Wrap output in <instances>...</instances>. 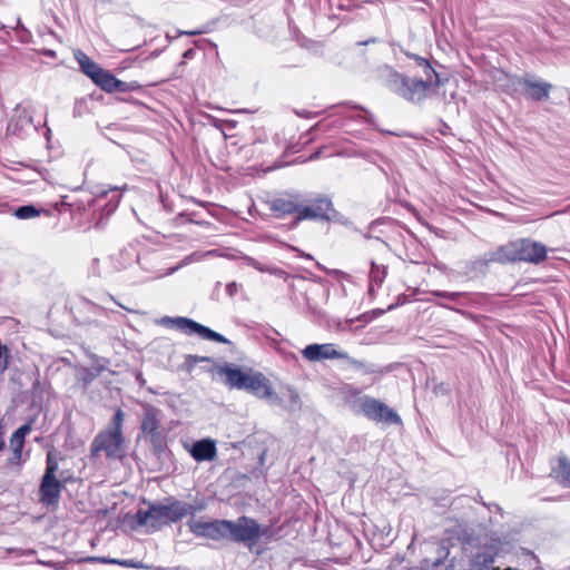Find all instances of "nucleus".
Returning <instances> with one entry per match:
<instances>
[{"mask_svg": "<svg viewBox=\"0 0 570 570\" xmlns=\"http://www.w3.org/2000/svg\"><path fill=\"white\" fill-rule=\"evenodd\" d=\"M117 304L119 305V307H122V309H126V306H122V304H119V303H117Z\"/></svg>", "mask_w": 570, "mask_h": 570, "instance_id": "obj_47", "label": "nucleus"}, {"mask_svg": "<svg viewBox=\"0 0 570 570\" xmlns=\"http://www.w3.org/2000/svg\"><path fill=\"white\" fill-rule=\"evenodd\" d=\"M247 262L252 267H254L255 269L263 272V273H269V274L278 276V277H283L286 274L283 269H281L278 267H274V266L264 265L263 263L258 262L255 258L249 257V258H247Z\"/></svg>", "mask_w": 570, "mask_h": 570, "instance_id": "obj_27", "label": "nucleus"}, {"mask_svg": "<svg viewBox=\"0 0 570 570\" xmlns=\"http://www.w3.org/2000/svg\"><path fill=\"white\" fill-rule=\"evenodd\" d=\"M208 360H209L208 357H202V356H197V355H188L187 356V361H190L194 364H196L198 362L208 361Z\"/></svg>", "mask_w": 570, "mask_h": 570, "instance_id": "obj_35", "label": "nucleus"}, {"mask_svg": "<svg viewBox=\"0 0 570 570\" xmlns=\"http://www.w3.org/2000/svg\"><path fill=\"white\" fill-rule=\"evenodd\" d=\"M40 212L32 205L21 206L16 209L14 215L19 219H29L38 216Z\"/></svg>", "mask_w": 570, "mask_h": 570, "instance_id": "obj_28", "label": "nucleus"}, {"mask_svg": "<svg viewBox=\"0 0 570 570\" xmlns=\"http://www.w3.org/2000/svg\"><path fill=\"white\" fill-rule=\"evenodd\" d=\"M116 564L126 567V568H135V569H142L145 566L140 561H136L132 559H126V560H119L116 562Z\"/></svg>", "mask_w": 570, "mask_h": 570, "instance_id": "obj_32", "label": "nucleus"}, {"mask_svg": "<svg viewBox=\"0 0 570 570\" xmlns=\"http://www.w3.org/2000/svg\"><path fill=\"white\" fill-rule=\"evenodd\" d=\"M234 287H235V284H229V285L227 286V289H228V292H229L230 294H233Z\"/></svg>", "mask_w": 570, "mask_h": 570, "instance_id": "obj_43", "label": "nucleus"}, {"mask_svg": "<svg viewBox=\"0 0 570 570\" xmlns=\"http://www.w3.org/2000/svg\"><path fill=\"white\" fill-rule=\"evenodd\" d=\"M386 266L377 265L374 262L371 263L370 281L381 286L386 277Z\"/></svg>", "mask_w": 570, "mask_h": 570, "instance_id": "obj_26", "label": "nucleus"}, {"mask_svg": "<svg viewBox=\"0 0 570 570\" xmlns=\"http://www.w3.org/2000/svg\"><path fill=\"white\" fill-rule=\"evenodd\" d=\"M4 448V440H3V428L0 423V451Z\"/></svg>", "mask_w": 570, "mask_h": 570, "instance_id": "obj_38", "label": "nucleus"}, {"mask_svg": "<svg viewBox=\"0 0 570 570\" xmlns=\"http://www.w3.org/2000/svg\"><path fill=\"white\" fill-rule=\"evenodd\" d=\"M110 191H112L114 194L107 205V208H108L107 214L112 213L118 207V204L120 202V194L118 193V188L117 187L111 188Z\"/></svg>", "mask_w": 570, "mask_h": 570, "instance_id": "obj_30", "label": "nucleus"}, {"mask_svg": "<svg viewBox=\"0 0 570 570\" xmlns=\"http://www.w3.org/2000/svg\"><path fill=\"white\" fill-rule=\"evenodd\" d=\"M179 33H180V35H189V36H193V35H199V33H202V31H180Z\"/></svg>", "mask_w": 570, "mask_h": 570, "instance_id": "obj_39", "label": "nucleus"}, {"mask_svg": "<svg viewBox=\"0 0 570 570\" xmlns=\"http://www.w3.org/2000/svg\"><path fill=\"white\" fill-rule=\"evenodd\" d=\"M1 366H2V368H7V366H8L7 355L4 356Z\"/></svg>", "mask_w": 570, "mask_h": 570, "instance_id": "obj_41", "label": "nucleus"}, {"mask_svg": "<svg viewBox=\"0 0 570 570\" xmlns=\"http://www.w3.org/2000/svg\"><path fill=\"white\" fill-rule=\"evenodd\" d=\"M58 470V463L52 459L51 454L47 455V466L43 476H56Z\"/></svg>", "mask_w": 570, "mask_h": 570, "instance_id": "obj_31", "label": "nucleus"}, {"mask_svg": "<svg viewBox=\"0 0 570 570\" xmlns=\"http://www.w3.org/2000/svg\"><path fill=\"white\" fill-rule=\"evenodd\" d=\"M124 412L117 409L108 429L100 431L90 444V455L97 458L101 452L108 459L121 456Z\"/></svg>", "mask_w": 570, "mask_h": 570, "instance_id": "obj_4", "label": "nucleus"}, {"mask_svg": "<svg viewBox=\"0 0 570 570\" xmlns=\"http://www.w3.org/2000/svg\"><path fill=\"white\" fill-rule=\"evenodd\" d=\"M118 258L121 259L118 264V267L126 268L134 262L138 261V254L134 247L124 248L119 252Z\"/></svg>", "mask_w": 570, "mask_h": 570, "instance_id": "obj_25", "label": "nucleus"}, {"mask_svg": "<svg viewBox=\"0 0 570 570\" xmlns=\"http://www.w3.org/2000/svg\"><path fill=\"white\" fill-rule=\"evenodd\" d=\"M548 249L540 243L529 238H519L497 248V259L501 264L525 262L540 264L547 258Z\"/></svg>", "mask_w": 570, "mask_h": 570, "instance_id": "obj_3", "label": "nucleus"}, {"mask_svg": "<svg viewBox=\"0 0 570 570\" xmlns=\"http://www.w3.org/2000/svg\"><path fill=\"white\" fill-rule=\"evenodd\" d=\"M304 358L311 362H318L322 360H350V356L344 351L335 348L334 344H309L303 351Z\"/></svg>", "mask_w": 570, "mask_h": 570, "instance_id": "obj_14", "label": "nucleus"}, {"mask_svg": "<svg viewBox=\"0 0 570 570\" xmlns=\"http://www.w3.org/2000/svg\"><path fill=\"white\" fill-rule=\"evenodd\" d=\"M268 528H262L259 523L249 517L242 515L235 521L227 520V541L243 543L247 548L255 546Z\"/></svg>", "mask_w": 570, "mask_h": 570, "instance_id": "obj_7", "label": "nucleus"}, {"mask_svg": "<svg viewBox=\"0 0 570 570\" xmlns=\"http://www.w3.org/2000/svg\"><path fill=\"white\" fill-rule=\"evenodd\" d=\"M350 106H351L352 108L363 110V111L365 112V115H364V117H363V118H364V120H365L368 125H371V126H376V124H375V118H374V116H373L370 111L365 110V109H364L363 107H361V106H356V105H353V106H352V105H350Z\"/></svg>", "mask_w": 570, "mask_h": 570, "instance_id": "obj_33", "label": "nucleus"}, {"mask_svg": "<svg viewBox=\"0 0 570 570\" xmlns=\"http://www.w3.org/2000/svg\"><path fill=\"white\" fill-rule=\"evenodd\" d=\"M160 422L158 420V410L149 406L145 409L144 417L141 421V431L146 434L150 442L157 444L160 442Z\"/></svg>", "mask_w": 570, "mask_h": 570, "instance_id": "obj_19", "label": "nucleus"}, {"mask_svg": "<svg viewBox=\"0 0 570 570\" xmlns=\"http://www.w3.org/2000/svg\"><path fill=\"white\" fill-rule=\"evenodd\" d=\"M389 86L397 96L411 102H420L435 95L449 81L442 73H390ZM448 76V73H443Z\"/></svg>", "mask_w": 570, "mask_h": 570, "instance_id": "obj_1", "label": "nucleus"}, {"mask_svg": "<svg viewBox=\"0 0 570 570\" xmlns=\"http://www.w3.org/2000/svg\"><path fill=\"white\" fill-rule=\"evenodd\" d=\"M434 296L444 298L449 302L456 303L463 305L462 299L469 298L470 294L465 292H446V291H433L431 293Z\"/></svg>", "mask_w": 570, "mask_h": 570, "instance_id": "obj_24", "label": "nucleus"}, {"mask_svg": "<svg viewBox=\"0 0 570 570\" xmlns=\"http://www.w3.org/2000/svg\"><path fill=\"white\" fill-rule=\"evenodd\" d=\"M497 249L485 253L482 257L465 263L464 275L472 279L484 276L490 263H500L497 259Z\"/></svg>", "mask_w": 570, "mask_h": 570, "instance_id": "obj_18", "label": "nucleus"}, {"mask_svg": "<svg viewBox=\"0 0 570 570\" xmlns=\"http://www.w3.org/2000/svg\"><path fill=\"white\" fill-rule=\"evenodd\" d=\"M63 485L56 476H42L40 484V502L47 507L57 505Z\"/></svg>", "mask_w": 570, "mask_h": 570, "instance_id": "obj_17", "label": "nucleus"}, {"mask_svg": "<svg viewBox=\"0 0 570 570\" xmlns=\"http://www.w3.org/2000/svg\"><path fill=\"white\" fill-rule=\"evenodd\" d=\"M380 131H381V132H383V134L394 135V136H397V137H404V136H406L404 132H394V131L383 130V129H380Z\"/></svg>", "mask_w": 570, "mask_h": 570, "instance_id": "obj_37", "label": "nucleus"}, {"mask_svg": "<svg viewBox=\"0 0 570 570\" xmlns=\"http://www.w3.org/2000/svg\"><path fill=\"white\" fill-rule=\"evenodd\" d=\"M244 391L261 400H268L274 403L279 401L271 381L262 372L254 371L253 368L249 370Z\"/></svg>", "mask_w": 570, "mask_h": 570, "instance_id": "obj_11", "label": "nucleus"}, {"mask_svg": "<svg viewBox=\"0 0 570 570\" xmlns=\"http://www.w3.org/2000/svg\"><path fill=\"white\" fill-rule=\"evenodd\" d=\"M302 196L303 195L299 193H288L282 195L271 202L269 209L277 217H284L292 214L299 216Z\"/></svg>", "mask_w": 570, "mask_h": 570, "instance_id": "obj_16", "label": "nucleus"}, {"mask_svg": "<svg viewBox=\"0 0 570 570\" xmlns=\"http://www.w3.org/2000/svg\"><path fill=\"white\" fill-rule=\"evenodd\" d=\"M558 481L567 488H570V460L567 456H560L558 468L554 470Z\"/></svg>", "mask_w": 570, "mask_h": 570, "instance_id": "obj_22", "label": "nucleus"}, {"mask_svg": "<svg viewBox=\"0 0 570 570\" xmlns=\"http://www.w3.org/2000/svg\"><path fill=\"white\" fill-rule=\"evenodd\" d=\"M102 371H105V366L101 365L92 368H85L82 380L86 383H89L94 381Z\"/></svg>", "mask_w": 570, "mask_h": 570, "instance_id": "obj_29", "label": "nucleus"}, {"mask_svg": "<svg viewBox=\"0 0 570 570\" xmlns=\"http://www.w3.org/2000/svg\"><path fill=\"white\" fill-rule=\"evenodd\" d=\"M117 304L119 305V307H122V309H126V306H122V304H119V303H117Z\"/></svg>", "mask_w": 570, "mask_h": 570, "instance_id": "obj_48", "label": "nucleus"}, {"mask_svg": "<svg viewBox=\"0 0 570 570\" xmlns=\"http://www.w3.org/2000/svg\"><path fill=\"white\" fill-rule=\"evenodd\" d=\"M375 41H376V39L372 38V39H370V40H367L365 42H358V45H370V43H374Z\"/></svg>", "mask_w": 570, "mask_h": 570, "instance_id": "obj_40", "label": "nucleus"}, {"mask_svg": "<svg viewBox=\"0 0 570 570\" xmlns=\"http://www.w3.org/2000/svg\"><path fill=\"white\" fill-rule=\"evenodd\" d=\"M86 561L116 564V562H118V559H109L105 557H89L86 559Z\"/></svg>", "mask_w": 570, "mask_h": 570, "instance_id": "obj_34", "label": "nucleus"}, {"mask_svg": "<svg viewBox=\"0 0 570 570\" xmlns=\"http://www.w3.org/2000/svg\"><path fill=\"white\" fill-rule=\"evenodd\" d=\"M330 212L333 210L332 202L328 197L317 195L305 198L302 196L299 216H295L293 226H297L303 220H330Z\"/></svg>", "mask_w": 570, "mask_h": 570, "instance_id": "obj_8", "label": "nucleus"}, {"mask_svg": "<svg viewBox=\"0 0 570 570\" xmlns=\"http://www.w3.org/2000/svg\"><path fill=\"white\" fill-rule=\"evenodd\" d=\"M440 306H443V307H448V308H451L453 309L451 306H449L448 304H444V303H439Z\"/></svg>", "mask_w": 570, "mask_h": 570, "instance_id": "obj_45", "label": "nucleus"}, {"mask_svg": "<svg viewBox=\"0 0 570 570\" xmlns=\"http://www.w3.org/2000/svg\"><path fill=\"white\" fill-rule=\"evenodd\" d=\"M73 57L78 61L81 71H104L97 63L81 50H75Z\"/></svg>", "mask_w": 570, "mask_h": 570, "instance_id": "obj_23", "label": "nucleus"}, {"mask_svg": "<svg viewBox=\"0 0 570 570\" xmlns=\"http://www.w3.org/2000/svg\"><path fill=\"white\" fill-rule=\"evenodd\" d=\"M348 404L356 414H363L368 420L386 424L402 423L400 415L393 409L374 397L355 393L354 399L350 400Z\"/></svg>", "mask_w": 570, "mask_h": 570, "instance_id": "obj_6", "label": "nucleus"}, {"mask_svg": "<svg viewBox=\"0 0 570 570\" xmlns=\"http://www.w3.org/2000/svg\"><path fill=\"white\" fill-rule=\"evenodd\" d=\"M92 82L108 94L127 92L140 89L137 81H122L117 79L114 73H86Z\"/></svg>", "mask_w": 570, "mask_h": 570, "instance_id": "obj_12", "label": "nucleus"}, {"mask_svg": "<svg viewBox=\"0 0 570 570\" xmlns=\"http://www.w3.org/2000/svg\"><path fill=\"white\" fill-rule=\"evenodd\" d=\"M30 431H31V424L27 423V424L21 425L19 429H17L13 432L10 442H11V445L13 448V452L16 455L21 454L23 443H24V438L28 433H30Z\"/></svg>", "mask_w": 570, "mask_h": 570, "instance_id": "obj_21", "label": "nucleus"}, {"mask_svg": "<svg viewBox=\"0 0 570 570\" xmlns=\"http://www.w3.org/2000/svg\"><path fill=\"white\" fill-rule=\"evenodd\" d=\"M417 67L419 68H422V69H429L431 68L429 61H426L425 59H419L417 60Z\"/></svg>", "mask_w": 570, "mask_h": 570, "instance_id": "obj_36", "label": "nucleus"}, {"mask_svg": "<svg viewBox=\"0 0 570 570\" xmlns=\"http://www.w3.org/2000/svg\"><path fill=\"white\" fill-rule=\"evenodd\" d=\"M189 531L196 537L214 541H227V520L203 521L191 518L187 522Z\"/></svg>", "mask_w": 570, "mask_h": 570, "instance_id": "obj_9", "label": "nucleus"}, {"mask_svg": "<svg viewBox=\"0 0 570 570\" xmlns=\"http://www.w3.org/2000/svg\"><path fill=\"white\" fill-rule=\"evenodd\" d=\"M501 548L502 541L499 538H492L485 543L483 551L475 554L471 562L470 570H500L499 568H494L493 563ZM505 570H511V568Z\"/></svg>", "mask_w": 570, "mask_h": 570, "instance_id": "obj_13", "label": "nucleus"}, {"mask_svg": "<svg viewBox=\"0 0 570 570\" xmlns=\"http://www.w3.org/2000/svg\"><path fill=\"white\" fill-rule=\"evenodd\" d=\"M163 322L171 323L176 326L177 330L189 335L197 334L204 340L214 341L223 344H232V342L222 334L187 317H165Z\"/></svg>", "mask_w": 570, "mask_h": 570, "instance_id": "obj_10", "label": "nucleus"}, {"mask_svg": "<svg viewBox=\"0 0 570 570\" xmlns=\"http://www.w3.org/2000/svg\"><path fill=\"white\" fill-rule=\"evenodd\" d=\"M204 508V504H189L168 498L164 503L153 504L146 511L139 510L136 513V520L139 525L158 530L164 525L176 523L189 514L194 517Z\"/></svg>", "mask_w": 570, "mask_h": 570, "instance_id": "obj_2", "label": "nucleus"}, {"mask_svg": "<svg viewBox=\"0 0 570 570\" xmlns=\"http://www.w3.org/2000/svg\"><path fill=\"white\" fill-rule=\"evenodd\" d=\"M191 456L197 462L213 461L217 455L216 442L212 439H204L193 444Z\"/></svg>", "mask_w": 570, "mask_h": 570, "instance_id": "obj_20", "label": "nucleus"}, {"mask_svg": "<svg viewBox=\"0 0 570 570\" xmlns=\"http://www.w3.org/2000/svg\"><path fill=\"white\" fill-rule=\"evenodd\" d=\"M194 53V51L191 49L187 50L184 56L187 58L189 56H191Z\"/></svg>", "mask_w": 570, "mask_h": 570, "instance_id": "obj_44", "label": "nucleus"}, {"mask_svg": "<svg viewBox=\"0 0 570 570\" xmlns=\"http://www.w3.org/2000/svg\"><path fill=\"white\" fill-rule=\"evenodd\" d=\"M107 194H108V191L104 190V191L99 193L97 196H98V198H102V197H106Z\"/></svg>", "mask_w": 570, "mask_h": 570, "instance_id": "obj_42", "label": "nucleus"}, {"mask_svg": "<svg viewBox=\"0 0 570 570\" xmlns=\"http://www.w3.org/2000/svg\"><path fill=\"white\" fill-rule=\"evenodd\" d=\"M296 114H297L298 116H301V117H307V115H304V114L298 112V111H297Z\"/></svg>", "mask_w": 570, "mask_h": 570, "instance_id": "obj_46", "label": "nucleus"}, {"mask_svg": "<svg viewBox=\"0 0 570 570\" xmlns=\"http://www.w3.org/2000/svg\"><path fill=\"white\" fill-rule=\"evenodd\" d=\"M495 81L500 82L499 86L502 90L511 96L523 95L529 99L538 101L548 99L552 87L542 80H530L511 73H500Z\"/></svg>", "mask_w": 570, "mask_h": 570, "instance_id": "obj_5", "label": "nucleus"}, {"mask_svg": "<svg viewBox=\"0 0 570 570\" xmlns=\"http://www.w3.org/2000/svg\"><path fill=\"white\" fill-rule=\"evenodd\" d=\"M249 370H242L233 363H225L216 368L217 374L224 380L227 387L242 391L246 387Z\"/></svg>", "mask_w": 570, "mask_h": 570, "instance_id": "obj_15", "label": "nucleus"}]
</instances>
